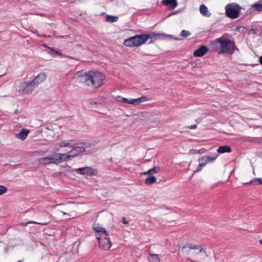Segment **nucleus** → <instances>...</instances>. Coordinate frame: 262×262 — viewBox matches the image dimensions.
I'll return each mask as SVG.
<instances>
[{
    "instance_id": "nucleus-1",
    "label": "nucleus",
    "mask_w": 262,
    "mask_h": 262,
    "mask_svg": "<svg viewBox=\"0 0 262 262\" xmlns=\"http://www.w3.org/2000/svg\"><path fill=\"white\" fill-rule=\"evenodd\" d=\"M80 80L87 86L98 88L105 83V76L96 71H90L78 75Z\"/></svg>"
},
{
    "instance_id": "nucleus-2",
    "label": "nucleus",
    "mask_w": 262,
    "mask_h": 262,
    "mask_svg": "<svg viewBox=\"0 0 262 262\" xmlns=\"http://www.w3.org/2000/svg\"><path fill=\"white\" fill-rule=\"evenodd\" d=\"M73 140H69L63 141L59 144L60 148L67 147L71 149L68 153L61 154L63 161H68L85 151L84 147L79 146L77 144H73Z\"/></svg>"
},
{
    "instance_id": "nucleus-3",
    "label": "nucleus",
    "mask_w": 262,
    "mask_h": 262,
    "mask_svg": "<svg viewBox=\"0 0 262 262\" xmlns=\"http://www.w3.org/2000/svg\"><path fill=\"white\" fill-rule=\"evenodd\" d=\"M213 43L214 45L218 43L221 45V49L219 52V54L227 53L231 55L234 52V42L230 39H227L224 36L215 39Z\"/></svg>"
},
{
    "instance_id": "nucleus-4",
    "label": "nucleus",
    "mask_w": 262,
    "mask_h": 262,
    "mask_svg": "<svg viewBox=\"0 0 262 262\" xmlns=\"http://www.w3.org/2000/svg\"><path fill=\"white\" fill-rule=\"evenodd\" d=\"M63 161L62 155L60 153H56L52 156L41 158L38 159V162L41 165H49L51 164H58Z\"/></svg>"
},
{
    "instance_id": "nucleus-5",
    "label": "nucleus",
    "mask_w": 262,
    "mask_h": 262,
    "mask_svg": "<svg viewBox=\"0 0 262 262\" xmlns=\"http://www.w3.org/2000/svg\"><path fill=\"white\" fill-rule=\"evenodd\" d=\"M146 42L144 34L135 35L125 39L124 45L126 47H138Z\"/></svg>"
},
{
    "instance_id": "nucleus-6",
    "label": "nucleus",
    "mask_w": 262,
    "mask_h": 262,
    "mask_svg": "<svg viewBox=\"0 0 262 262\" xmlns=\"http://www.w3.org/2000/svg\"><path fill=\"white\" fill-rule=\"evenodd\" d=\"M226 15L229 18L235 19L238 17L241 7L235 4H229L225 7Z\"/></svg>"
},
{
    "instance_id": "nucleus-7",
    "label": "nucleus",
    "mask_w": 262,
    "mask_h": 262,
    "mask_svg": "<svg viewBox=\"0 0 262 262\" xmlns=\"http://www.w3.org/2000/svg\"><path fill=\"white\" fill-rule=\"evenodd\" d=\"M218 157V154H214L212 155H206L200 158L198 160L199 165L198 169L194 171V172H198L202 170L203 167L208 163H212Z\"/></svg>"
},
{
    "instance_id": "nucleus-8",
    "label": "nucleus",
    "mask_w": 262,
    "mask_h": 262,
    "mask_svg": "<svg viewBox=\"0 0 262 262\" xmlns=\"http://www.w3.org/2000/svg\"><path fill=\"white\" fill-rule=\"evenodd\" d=\"M107 236L108 233L102 234L101 236L96 235V238L99 243V248L104 250H108L112 246L111 239Z\"/></svg>"
},
{
    "instance_id": "nucleus-9",
    "label": "nucleus",
    "mask_w": 262,
    "mask_h": 262,
    "mask_svg": "<svg viewBox=\"0 0 262 262\" xmlns=\"http://www.w3.org/2000/svg\"><path fill=\"white\" fill-rule=\"evenodd\" d=\"M115 99L120 102L133 104V105H138L140 103L144 101H146L148 100V98L146 96H143L140 98H136V99H128L126 98H123L121 96H118L116 97Z\"/></svg>"
},
{
    "instance_id": "nucleus-10",
    "label": "nucleus",
    "mask_w": 262,
    "mask_h": 262,
    "mask_svg": "<svg viewBox=\"0 0 262 262\" xmlns=\"http://www.w3.org/2000/svg\"><path fill=\"white\" fill-rule=\"evenodd\" d=\"M36 86L32 82V81L28 82H24L21 83L22 88V93L24 94H28L31 93Z\"/></svg>"
},
{
    "instance_id": "nucleus-11",
    "label": "nucleus",
    "mask_w": 262,
    "mask_h": 262,
    "mask_svg": "<svg viewBox=\"0 0 262 262\" xmlns=\"http://www.w3.org/2000/svg\"><path fill=\"white\" fill-rule=\"evenodd\" d=\"M166 35L164 34L156 33L154 32L150 33L149 34H144L145 41L148 39H150L149 43H154V41L159 40L162 37H165Z\"/></svg>"
},
{
    "instance_id": "nucleus-12",
    "label": "nucleus",
    "mask_w": 262,
    "mask_h": 262,
    "mask_svg": "<svg viewBox=\"0 0 262 262\" xmlns=\"http://www.w3.org/2000/svg\"><path fill=\"white\" fill-rule=\"evenodd\" d=\"M208 51V48L205 45L201 46L193 53V56L196 57H200L205 55Z\"/></svg>"
},
{
    "instance_id": "nucleus-13",
    "label": "nucleus",
    "mask_w": 262,
    "mask_h": 262,
    "mask_svg": "<svg viewBox=\"0 0 262 262\" xmlns=\"http://www.w3.org/2000/svg\"><path fill=\"white\" fill-rule=\"evenodd\" d=\"M46 78L47 74L45 73H40L32 81V82L37 86L39 84L44 81Z\"/></svg>"
},
{
    "instance_id": "nucleus-14",
    "label": "nucleus",
    "mask_w": 262,
    "mask_h": 262,
    "mask_svg": "<svg viewBox=\"0 0 262 262\" xmlns=\"http://www.w3.org/2000/svg\"><path fill=\"white\" fill-rule=\"evenodd\" d=\"M162 3L167 6H169L171 9H173L178 6L177 0H162Z\"/></svg>"
},
{
    "instance_id": "nucleus-15",
    "label": "nucleus",
    "mask_w": 262,
    "mask_h": 262,
    "mask_svg": "<svg viewBox=\"0 0 262 262\" xmlns=\"http://www.w3.org/2000/svg\"><path fill=\"white\" fill-rule=\"evenodd\" d=\"M79 172L82 174H88L90 175H92L93 174V169L92 168L89 167H85L82 168H79L77 169Z\"/></svg>"
},
{
    "instance_id": "nucleus-16",
    "label": "nucleus",
    "mask_w": 262,
    "mask_h": 262,
    "mask_svg": "<svg viewBox=\"0 0 262 262\" xmlns=\"http://www.w3.org/2000/svg\"><path fill=\"white\" fill-rule=\"evenodd\" d=\"M29 133V131L28 129H23L20 132L16 135V137L18 139L24 140L26 138Z\"/></svg>"
},
{
    "instance_id": "nucleus-17",
    "label": "nucleus",
    "mask_w": 262,
    "mask_h": 262,
    "mask_svg": "<svg viewBox=\"0 0 262 262\" xmlns=\"http://www.w3.org/2000/svg\"><path fill=\"white\" fill-rule=\"evenodd\" d=\"M217 151L220 154H223L225 152H231V148L229 146L227 145L221 146L218 148Z\"/></svg>"
},
{
    "instance_id": "nucleus-18",
    "label": "nucleus",
    "mask_w": 262,
    "mask_h": 262,
    "mask_svg": "<svg viewBox=\"0 0 262 262\" xmlns=\"http://www.w3.org/2000/svg\"><path fill=\"white\" fill-rule=\"evenodd\" d=\"M200 13L204 16H210L211 14L208 12L207 7L204 5L202 4L200 7Z\"/></svg>"
},
{
    "instance_id": "nucleus-19",
    "label": "nucleus",
    "mask_w": 262,
    "mask_h": 262,
    "mask_svg": "<svg viewBox=\"0 0 262 262\" xmlns=\"http://www.w3.org/2000/svg\"><path fill=\"white\" fill-rule=\"evenodd\" d=\"M93 229L96 232L98 233V234L97 235V236H101L102 234H105L107 233L105 228H102L101 227L95 226L93 227Z\"/></svg>"
},
{
    "instance_id": "nucleus-20",
    "label": "nucleus",
    "mask_w": 262,
    "mask_h": 262,
    "mask_svg": "<svg viewBox=\"0 0 262 262\" xmlns=\"http://www.w3.org/2000/svg\"><path fill=\"white\" fill-rule=\"evenodd\" d=\"M149 262H160L158 255L156 254H150L148 257Z\"/></svg>"
},
{
    "instance_id": "nucleus-21",
    "label": "nucleus",
    "mask_w": 262,
    "mask_h": 262,
    "mask_svg": "<svg viewBox=\"0 0 262 262\" xmlns=\"http://www.w3.org/2000/svg\"><path fill=\"white\" fill-rule=\"evenodd\" d=\"M49 222V221H47V222H34V221H29L27 223L22 222V223H20L19 225L22 226H26L28 224H39V225H46L48 224V223Z\"/></svg>"
},
{
    "instance_id": "nucleus-22",
    "label": "nucleus",
    "mask_w": 262,
    "mask_h": 262,
    "mask_svg": "<svg viewBox=\"0 0 262 262\" xmlns=\"http://www.w3.org/2000/svg\"><path fill=\"white\" fill-rule=\"evenodd\" d=\"M156 181H157V179H156V177L152 176L147 178L145 180V183L147 185H151V184H152L153 183H155L156 182Z\"/></svg>"
},
{
    "instance_id": "nucleus-23",
    "label": "nucleus",
    "mask_w": 262,
    "mask_h": 262,
    "mask_svg": "<svg viewBox=\"0 0 262 262\" xmlns=\"http://www.w3.org/2000/svg\"><path fill=\"white\" fill-rule=\"evenodd\" d=\"M118 19V17L117 16H113L111 15H107L106 17V20L107 21H110L111 23L117 21Z\"/></svg>"
},
{
    "instance_id": "nucleus-24",
    "label": "nucleus",
    "mask_w": 262,
    "mask_h": 262,
    "mask_svg": "<svg viewBox=\"0 0 262 262\" xmlns=\"http://www.w3.org/2000/svg\"><path fill=\"white\" fill-rule=\"evenodd\" d=\"M194 250H198L199 252H203L204 253H206V251L203 249L201 245H198L194 246Z\"/></svg>"
},
{
    "instance_id": "nucleus-25",
    "label": "nucleus",
    "mask_w": 262,
    "mask_h": 262,
    "mask_svg": "<svg viewBox=\"0 0 262 262\" xmlns=\"http://www.w3.org/2000/svg\"><path fill=\"white\" fill-rule=\"evenodd\" d=\"M191 33L189 31L183 30L181 31V36L183 37H187L190 35Z\"/></svg>"
},
{
    "instance_id": "nucleus-26",
    "label": "nucleus",
    "mask_w": 262,
    "mask_h": 262,
    "mask_svg": "<svg viewBox=\"0 0 262 262\" xmlns=\"http://www.w3.org/2000/svg\"><path fill=\"white\" fill-rule=\"evenodd\" d=\"M253 7L258 11H262V4H254Z\"/></svg>"
},
{
    "instance_id": "nucleus-27",
    "label": "nucleus",
    "mask_w": 262,
    "mask_h": 262,
    "mask_svg": "<svg viewBox=\"0 0 262 262\" xmlns=\"http://www.w3.org/2000/svg\"><path fill=\"white\" fill-rule=\"evenodd\" d=\"M156 168H157L156 167H154L152 168L149 169L147 171L145 172L144 173V174H150L155 173L157 172Z\"/></svg>"
},
{
    "instance_id": "nucleus-28",
    "label": "nucleus",
    "mask_w": 262,
    "mask_h": 262,
    "mask_svg": "<svg viewBox=\"0 0 262 262\" xmlns=\"http://www.w3.org/2000/svg\"><path fill=\"white\" fill-rule=\"evenodd\" d=\"M7 191V188L4 186L0 185V195L4 194Z\"/></svg>"
},
{
    "instance_id": "nucleus-29",
    "label": "nucleus",
    "mask_w": 262,
    "mask_h": 262,
    "mask_svg": "<svg viewBox=\"0 0 262 262\" xmlns=\"http://www.w3.org/2000/svg\"><path fill=\"white\" fill-rule=\"evenodd\" d=\"M194 246H195V245H193L191 244H187L184 246L183 247V248H188L189 249H193Z\"/></svg>"
},
{
    "instance_id": "nucleus-30",
    "label": "nucleus",
    "mask_w": 262,
    "mask_h": 262,
    "mask_svg": "<svg viewBox=\"0 0 262 262\" xmlns=\"http://www.w3.org/2000/svg\"><path fill=\"white\" fill-rule=\"evenodd\" d=\"M122 222L124 224H128L129 221L125 217H122Z\"/></svg>"
},
{
    "instance_id": "nucleus-31",
    "label": "nucleus",
    "mask_w": 262,
    "mask_h": 262,
    "mask_svg": "<svg viewBox=\"0 0 262 262\" xmlns=\"http://www.w3.org/2000/svg\"><path fill=\"white\" fill-rule=\"evenodd\" d=\"M197 127L196 124H194L193 125H191V126H188L187 127L189 129H195Z\"/></svg>"
},
{
    "instance_id": "nucleus-32",
    "label": "nucleus",
    "mask_w": 262,
    "mask_h": 262,
    "mask_svg": "<svg viewBox=\"0 0 262 262\" xmlns=\"http://www.w3.org/2000/svg\"><path fill=\"white\" fill-rule=\"evenodd\" d=\"M257 180L259 182L260 184L262 185V179H257Z\"/></svg>"
},
{
    "instance_id": "nucleus-33",
    "label": "nucleus",
    "mask_w": 262,
    "mask_h": 262,
    "mask_svg": "<svg viewBox=\"0 0 262 262\" xmlns=\"http://www.w3.org/2000/svg\"><path fill=\"white\" fill-rule=\"evenodd\" d=\"M259 62L262 65V56L259 58Z\"/></svg>"
},
{
    "instance_id": "nucleus-34",
    "label": "nucleus",
    "mask_w": 262,
    "mask_h": 262,
    "mask_svg": "<svg viewBox=\"0 0 262 262\" xmlns=\"http://www.w3.org/2000/svg\"><path fill=\"white\" fill-rule=\"evenodd\" d=\"M259 243L261 245H262V239L259 240Z\"/></svg>"
}]
</instances>
